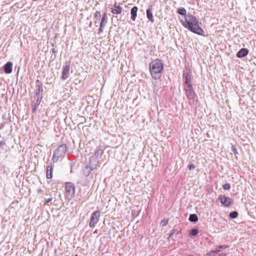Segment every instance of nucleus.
<instances>
[{"label": "nucleus", "instance_id": "obj_1", "mask_svg": "<svg viewBox=\"0 0 256 256\" xmlns=\"http://www.w3.org/2000/svg\"><path fill=\"white\" fill-rule=\"evenodd\" d=\"M182 26L191 32L199 35H202L203 30L198 24V22L195 16L188 14L185 16V20H181Z\"/></svg>", "mask_w": 256, "mask_h": 256}, {"label": "nucleus", "instance_id": "obj_2", "mask_svg": "<svg viewBox=\"0 0 256 256\" xmlns=\"http://www.w3.org/2000/svg\"><path fill=\"white\" fill-rule=\"evenodd\" d=\"M164 64L160 60L156 59L152 61L149 64L150 74L154 80L160 79L162 75Z\"/></svg>", "mask_w": 256, "mask_h": 256}, {"label": "nucleus", "instance_id": "obj_3", "mask_svg": "<svg viewBox=\"0 0 256 256\" xmlns=\"http://www.w3.org/2000/svg\"><path fill=\"white\" fill-rule=\"evenodd\" d=\"M65 185L66 194L68 196H70V198L73 197L75 193L74 184L70 182H66Z\"/></svg>", "mask_w": 256, "mask_h": 256}, {"label": "nucleus", "instance_id": "obj_4", "mask_svg": "<svg viewBox=\"0 0 256 256\" xmlns=\"http://www.w3.org/2000/svg\"><path fill=\"white\" fill-rule=\"evenodd\" d=\"M184 90L186 97L190 100H194L196 94L192 86L190 84L189 86H186L184 88Z\"/></svg>", "mask_w": 256, "mask_h": 256}, {"label": "nucleus", "instance_id": "obj_5", "mask_svg": "<svg viewBox=\"0 0 256 256\" xmlns=\"http://www.w3.org/2000/svg\"><path fill=\"white\" fill-rule=\"evenodd\" d=\"M100 216V212L96 210L92 213L90 218L89 226L90 228L94 227L95 224L98 223Z\"/></svg>", "mask_w": 256, "mask_h": 256}, {"label": "nucleus", "instance_id": "obj_6", "mask_svg": "<svg viewBox=\"0 0 256 256\" xmlns=\"http://www.w3.org/2000/svg\"><path fill=\"white\" fill-rule=\"evenodd\" d=\"M67 146L66 144H62L60 145L54 152V155L58 157H62L64 155L66 152Z\"/></svg>", "mask_w": 256, "mask_h": 256}, {"label": "nucleus", "instance_id": "obj_7", "mask_svg": "<svg viewBox=\"0 0 256 256\" xmlns=\"http://www.w3.org/2000/svg\"><path fill=\"white\" fill-rule=\"evenodd\" d=\"M70 69V63L69 62H66L62 67L61 79L65 80L68 77Z\"/></svg>", "mask_w": 256, "mask_h": 256}, {"label": "nucleus", "instance_id": "obj_8", "mask_svg": "<svg viewBox=\"0 0 256 256\" xmlns=\"http://www.w3.org/2000/svg\"><path fill=\"white\" fill-rule=\"evenodd\" d=\"M218 199L221 203L225 206H229L233 204V200L230 198L226 197L224 195H220Z\"/></svg>", "mask_w": 256, "mask_h": 256}, {"label": "nucleus", "instance_id": "obj_9", "mask_svg": "<svg viewBox=\"0 0 256 256\" xmlns=\"http://www.w3.org/2000/svg\"><path fill=\"white\" fill-rule=\"evenodd\" d=\"M12 63L10 62H8L4 66V72L6 74H10L12 72Z\"/></svg>", "mask_w": 256, "mask_h": 256}, {"label": "nucleus", "instance_id": "obj_10", "mask_svg": "<svg viewBox=\"0 0 256 256\" xmlns=\"http://www.w3.org/2000/svg\"><path fill=\"white\" fill-rule=\"evenodd\" d=\"M248 51L246 48H242L237 53L236 56L240 58H243L246 56L248 54Z\"/></svg>", "mask_w": 256, "mask_h": 256}, {"label": "nucleus", "instance_id": "obj_11", "mask_svg": "<svg viewBox=\"0 0 256 256\" xmlns=\"http://www.w3.org/2000/svg\"><path fill=\"white\" fill-rule=\"evenodd\" d=\"M138 10V8L136 6H134L131 10V18L133 21H135L136 18Z\"/></svg>", "mask_w": 256, "mask_h": 256}, {"label": "nucleus", "instance_id": "obj_12", "mask_svg": "<svg viewBox=\"0 0 256 256\" xmlns=\"http://www.w3.org/2000/svg\"><path fill=\"white\" fill-rule=\"evenodd\" d=\"M122 8L120 6H118L115 4L114 5V8L112 10V12L114 14H120L122 12Z\"/></svg>", "mask_w": 256, "mask_h": 256}, {"label": "nucleus", "instance_id": "obj_13", "mask_svg": "<svg viewBox=\"0 0 256 256\" xmlns=\"http://www.w3.org/2000/svg\"><path fill=\"white\" fill-rule=\"evenodd\" d=\"M52 164H50L47 166L46 170V178L50 179L52 178Z\"/></svg>", "mask_w": 256, "mask_h": 256}, {"label": "nucleus", "instance_id": "obj_14", "mask_svg": "<svg viewBox=\"0 0 256 256\" xmlns=\"http://www.w3.org/2000/svg\"><path fill=\"white\" fill-rule=\"evenodd\" d=\"M146 16L152 22H154V19L153 18L152 14L150 8H148L146 10Z\"/></svg>", "mask_w": 256, "mask_h": 256}, {"label": "nucleus", "instance_id": "obj_15", "mask_svg": "<svg viewBox=\"0 0 256 256\" xmlns=\"http://www.w3.org/2000/svg\"><path fill=\"white\" fill-rule=\"evenodd\" d=\"M192 77L189 74H186L184 76V83L186 86L192 85L191 84Z\"/></svg>", "mask_w": 256, "mask_h": 256}, {"label": "nucleus", "instance_id": "obj_16", "mask_svg": "<svg viewBox=\"0 0 256 256\" xmlns=\"http://www.w3.org/2000/svg\"><path fill=\"white\" fill-rule=\"evenodd\" d=\"M189 220L192 222H196L198 220V217L196 214H191L189 217Z\"/></svg>", "mask_w": 256, "mask_h": 256}, {"label": "nucleus", "instance_id": "obj_17", "mask_svg": "<svg viewBox=\"0 0 256 256\" xmlns=\"http://www.w3.org/2000/svg\"><path fill=\"white\" fill-rule=\"evenodd\" d=\"M107 19L108 18L106 16V13L105 12L102 16V18L100 24H102L104 26H105L107 22Z\"/></svg>", "mask_w": 256, "mask_h": 256}, {"label": "nucleus", "instance_id": "obj_18", "mask_svg": "<svg viewBox=\"0 0 256 256\" xmlns=\"http://www.w3.org/2000/svg\"><path fill=\"white\" fill-rule=\"evenodd\" d=\"M178 12L180 14H181V15H182V16H185L186 15V9L184 8H180L178 10Z\"/></svg>", "mask_w": 256, "mask_h": 256}, {"label": "nucleus", "instance_id": "obj_19", "mask_svg": "<svg viewBox=\"0 0 256 256\" xmlns=\"http://www.w3.org/2000/svg\"><path fill=\"white\" fill-rule=\"evenodd\" d=\"M103 154V150L101 148H98L94 153V156L96 157H98L100 156H102Z\"/></svg>", "mask_w": 256, "mask_h": 256}, {"label": "nucleus", "instance_id": "obj_20", "mask_svg": "<svg viewBox=\"0 0 256 256\" xmlns=\"http://www.w3.org/2000/svg\"><path fill=\"white\" fill-rule=\"evenodd\" d=\"M238 216V213L236 211H234L231 212L229 215L230 217L232 218H235Z\"/></svg>", "mask_w": 256, "mask_h": 256}, {"label": "nucleus", "instance_id": "obj_21", "mask_svg": "<svg viewBox=\"0 0 256 256\" xmlns=\"http://www.w3.org/2000/svg\"><path fill=\"white\" fill-rule=\"evenodd\" d=\"M91 172V170L89 169V166H86L84 170V174L88 176Z\"/></svg>", "mask_w": 256, "mask_h": 256}, {"label": "nucleus", "instance_id": "obj_22", "mask_svg": "<svg viewBox=\"0 0 256 256\" xmlns=\"http://www.w3.org/2000/svg\"><path fill=\"white\" fill-rule=\"evenodd\" d=\"M198 234V230L196 228H192L190 231V235L195 236Z\"/></svg>", "mask_w": 256, "mask_h": 256}, {"label": "nucleus", "instance_id": "obj_23", "mask_svg": "<svg viewBox=\"0 0 256 256\" xmlns=\"http://www.w3.org/2000/svg\"><path fill=\"white\" fill-rule=\"evenodd\" d=\"M222 188L224 190H229L230 188V184L226 183L222 186Z\"/></svg>", "mask_w": 256, "mask_h": 256}, {"label": "nucleus", "instance_id": "obj_24", "mask_svg": "<svg viewBox=\"0 0 256 256\" xmlns=\"http://www.w3.org/2000/svg\"><path fill=\"white\" fill-rule=\"evenodd\" d=\"M94 17L95 18L98 20H99L100 19V18L101 17V15H100V13L99 11H96L94 14Z\"/></svg>", "mask_w": 256, "mask_h": 256}, {"label": "nucleus", "instance_id": "obj_25", "mask_svg": "<svg viewBox=\"0 0 256 256\" xmlns=\"http://www.w3.org/2000/svg\"><path fill=\"white\" fill-rule=\"evenodd\" d=\"M89 166V169L92 171V170H94L96 167V165H94V164H92V161L90 160V163H89V165L88 166Z\"/></svg>", "mask_w": 256, "mask_h": 256}, {"label": "nucleus", "instance_id": "obj_26", "mask_svg": "<svg viewBox=\"0 0 256 256\" xmlns=\"http://www.w3.org/2000/svg\"><path fill=\"white\" fill-rule=\"evenodd\" d=\"M232 151L234 154H238V152H237V149H236V145H232Z\"/></svg>", "mask_w": 256, "mask_h": 256}, {"label": "nucleus", "instance_id": "obj_27", "mask_svg": "<svg viewBox=\"0 0 256 256\" xmlns=\"http://www.w3.org/2000/svg\"><path fill=\"white\" fill-rule=\"evenodd\" d=\"M36 83H38V88H39L38 91H39V93H40V92L42 91V88L40 90V88L42 87V84L40 83V80H36Z\"/></svg>", "mask_w": 256, "mask_h": 256}, {"label": "nucleus", "instance_id": "obj_28", "mask_svg": "<svg viewBox=\"0 0 256 256\" xmlns=\"http://www.w3.org/2000/svg\"><path fill=\"white\" fill-rule=\"evenodd\" d=\"M104 26L102 24H100V28L98 29L99 32L98 33H100L103 32V29L104 28Z\"/></svg>", "mask_w": 256, "mask_h": 256}, {"label": "nucleus", "instance_id": "obj_29", "mask_svg": "<svg viewBox=\"0 0 256 256\" xmlns=\"http://www.w3.org/2000/svg\"><path fill=\"white\" fill-rule=\"evenodd\" d=\"M168 222V220H162L161 224L162 225V226H166Z\"/></svg>", "mask_w": 256, "mask_h": 256}, {"label": "nucleus", "instance_id": "obj_30", "mask_svg": "<svg viewBox=\"0 0 256 256\" xmlns=\"http://www.w3.org/2000/svg\"><path fill=\"white\" fill-rule=\"evenodd\" d=\"M6 144L4 140H2L0 142V147L2 148L3 146H6Z\"/></svg>", "mask_w": 256, "mask_h": 256}, {"label": "nucleus", "instance_id": "obj_31", "mask_svg": "<svg viewBox=\"0 0 256 256\" xmlns=\"http://www.w3.org/2000/svg\"><path fill=\"white\" fill-rule=\"evenodd\" d=\"M52 200V198H48V199H46L45 200V204H47V203H48L50 202H51Z\"/></svg>", "mask_w": 256, "mask_h": 256}, {"label": "nucleus", "instance_id": "obj_32", "mask_svg": "<svg viewBox=\"0 0 256 256\" xmlns=\"http://www.w3.org/2000/svg\"><path fill=\"white\" fill-rule=\"evenodd\" d=\"M188 168H189L190 170H191L192 169L194 168L195 167L194 164H191L189 165Z\"/></svg>", "mask_w": 256, "mask_h": 256}, {"label": "nucleus", "instance_id": "obj_33", "mask_svg": "<svg viewBox=\"0 0 256 256\" xmlns=\"http://www.w3.org/2000/svg\"><path fill=\"white\" fill-rule=\"evenodd\" d=\"M228 248V246L226 245H222L219 246V248Z\"/></svg>", "mask_w": 256, "mask_h": 256}, {"label": "nucleus", "instance_id": "obj_34", "mask_svg": "<svg viewBox=\"0 0 256 256\" xmlns=\"http://www.w3.org/2000/svg\"><path fill=\"white\" fill-rule=\"evenodd\" d=\"M218 256H226V254H220Z\"/></svg>", "mask_w": 256, "mask_h": 256}, {"label": "nucleus", "instance_id": "obj_35", "mask_svg": "<svg viewBox=\"0 0 256 256\" xmlns=\"http://www.w3.org/2000/svg\"><path fill=\"white\" fill-rule=\"evenodd\" d=\"M52 52L53 53H55L56 52L55 50H54V48L52 49Z\"/></svg>", "mask_w": 256, "mask_h": 256}, {"label": "nucleus", "instance_id": "obj_36", "mask_svg": "<svg viewBox=\"0 0 256 256\" xmlns=\"http://www.w3.org/2000/svg\"><path fill=\"white\" fill-rule=\"evenodd\" d=\"M42 191V190L40 189L38 190V192H39V193L40 192Z\"/></svg>", "mask_w": 256, "mask_h": 256}, {"label": "nucleus", "instance_id": "obj_37", "mask_svg": "<svg viewBox=\"0 0 256 256\" xmlns=\"http://www.w3.org/2000/svg\"><path fill=\"white\" fill-rule=\"evenodd\" d=\"M220 250H216V252H220Z\"/></svg>", "mask_w": 256, "mask_h": 256}, {"label": "nucleus", "instance_id": "obj_38", "mask_svg": "<svg viewBox=\"0 0 256 256\" xmlns=\"http://www.w3.org/2000/svg\"><path fill=\"white\" fill-rule=\"evenodd\" d=\"M2 128V126H0V129Z\"/></svg>", "mask_w": 256, "mask_h": 256}, {"label": "nucleus", "instance_id": "obj_39", "mask_svg": "<svg viewBox=\"0 0 256 256\" xmlns=\"http://www.w3.org/2000/svg\"><path fill=\"white\" fill-rule=\"evenodd\" d=\"M75 256H78L77 255H76Z\"/></svg>", "mask_w": 256, "mask_h": 256}]
</instances>
